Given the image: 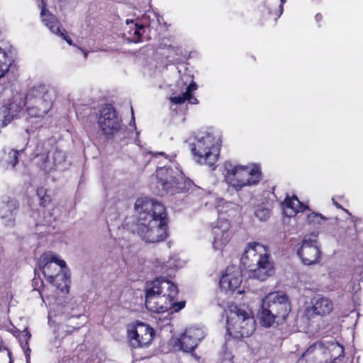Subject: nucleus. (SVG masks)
Masks as SVG:
<instances>
[{"label": "nucleus", "mask_w": 363, "mask_h": 363, "mask_svg": "<svg viewBox=\"0 0 363 363\" xmlns=\"http://www.w3.org/2000/svg\"><path fill=\"white\" fill-rule=\"evenodd\" d=\"M328 277V279H331V284L330 286H328V289L333 290L336 287V279H338L340 277V276L338 273L331 272H329Z\"/></svg>", "instance_id": "nucleus-31"}, {"label": "nucleus", "mask_w": 363, "mask_h": 363, "mask_svg": "<svg viewBox=\"0 0 363 363\" xmlns=\"http://www.w3.org/2000/svg\"><path fill=\"white\" fill-rule=\"evenodd\" d=\"M159 266H160L162 267V269L164 270L162 271V272H164V271H167L168 268H171L173 267H178L179 264H175V259L172 258L169 259L166 264L163 263L162 264H161V263L160 262Z\"/></svg>", "instance_id": "nucleus-32"}, {"label": "nucleus", "mask_w": 363, "mask_h": 363, "mask_svg": "<svg viewBox=\"0 0 363 363\" xmlns=\"http://www.w3.org/2000/svg\"><path fill=\"white\" fill-rule=\"evenodd\" d=\"M8 355H9V363H13V359L11 358V352H8Z\"/></svg>", "instance_id": "nucleus-43"}, {"label": "nucleus", "mask_w": 363, "mask_h": 363, "mask_svg": "<svg viewBox=\"0 0 363 363\" xmlns=\"http://www.w3.org/2000/svg\"><path fill=\"white\" fill-rule=\"evenodd\" d=\"M150 153L155 157H158L160 156H162L165 159L168 160L169 161H172L176 156V155H166L164 152H150Z\"/></svg>", "instance_id": "nucleus-34"}, {"label": "nucleus", "mask_w": 363, "mask_h": 363, "mask_svg": "<svg viewBox=\"0 0 363 363\" xmlns=\"http://www.w3.org/2000/svg\"><path fill=\"white\" fill-rule=\"evenodd\" d=\"M79 49L80 50H82V52H83L84 59H86L87 58V55H88V52H86V51H85V50H82V49H81L79 48Z\"/></svg>", "instance_id": "nucleus-42"}, {"label": "nucleus", "mask_w": 363, "mask_h": 363, "mask_svg": "<svg viewBox=\"0 0 363 363\" xmlns=\"http://www.w3.org/2000/svg\"><path fill=\"white\" fill-rule=\"evenodd\" d=\"M55 99V91L45 84L35 86L26 96L27 121L34 128L42 126L44 117L52 109Z\"/></svg>", "instance_id": "nucleus-3"}, {"label": "nucleus", "mask_w": 363, "mask_h": 363, "mask_svg": "<svg viewBox=\"0 0 363 363\" xmlns=\"http://www.w3.org/2000/svg\"><path fill=\"white\" fill-rule=\"evenodd\" d=\"M128 336L133 347H145L152 340L154 330L144 323L138 322L128 330Z\"/></svg>", "instance_id": "nucleus-15"}, {"label": "nucleus", "mask_w": 363, "mask_h": 363, "mask_svg": "<svg viewBox=\"0 0 363 363\" xmlns=\"http://www.w3.org/2000/svg\"><path fill=\"white\" fill-rule=\"evenodd\" d=\"M138 213L136 232L145 242L163 241L167 235V215L164 205L154 199L139 198L134 206Z\"/></svg>", "instance_id": "nucleus-1"}, {"label": "nucleus", "mask_w": 363, "mask_h": 363, "mask_svg": "<svg viewBox=\"0 0 363 363\" xmlns=\"http://www.w3.org/2000/svg\"><path fill=\"white\" fill-rule=\"evenodd\" d=\"M307 220L311 224H320L323 220H325L326 218L320 213H311L308 215Z\"/></svg>", "instance_id": "nucleus-29"}, {"label": "nucleus", "mask_w": 363, "mask_h": 363, "mask_svg": "<svg viewBox=\"0 0 363 363\" xmlns=\"http://www.w3.org/2000/svg\"><path fill=\"white\" fill-rule=\"evenodd\" d=\"M220 137L208 131H200L194 137L190 147L194 160L201 164L213 167L218 161Z\"/></svg>", "instance_id": "nucleus-8"}, {"label": "nucleus", "mask_w": 363, "mask_h": 363, "mask_svg": "<svg viewBox=\"0 0 363 363\" xmlns=\"http://www.w3.org/2000/svg\"><path fill=\"white\" fill-rule=\"evenodd\" d=\"M211 235L213 237V249L221 251L233 236L230 221L227 218L220 217L212 224Z\"/></svg>", "instance_id": "nucleus-13"}, {"label": "nucleus", "mask_w": 363, "mask_h": 363, "mask_svg": "<svg viewBox=\"0 0 363 363\" xmlns=\"http://www.w3.org/2000/svg\"><path fill=\"white\" fill-rule=\"evenodd\" d=\"M10 60L6 52L0 48V78L8 72L10 66Z\"/></svg>", "instance_id": "nucleus-27"}, {"label": "nucleus", "mask_w": 363, "mask_h": 363, "mask_svg": "<svg viewBox=\"0 0 363 363\" xmlns=\"http://www.w3.org/2000/svg\"><path fill=\"white\" fill-rule=\"evenodd\" d=\"M26 106V97L16 96L7 105L0 108V126L4 127L18 116Z\"/></svg>", "instance_id": "nucleus-17"}, {"label": "nucleus", "mask_w": 363, "mask_h": 363, "mask_svg": "<svg viewBox=\"0 0 363 363\" xmlns=\"http://www.w3.org/2000/svg\"><path fill=\"white\" fill-rule=\"evenodd\" d=\"M312 304L313 312L320 316L328 315L333 308L332 301L329 298L320 295L314 297Z\"/></svg>", "instance_id": "nucleus-21"}, {"label": "nucleus", "mask_w": 363, "mask_h": 363, "mask_svg": "<svg viewBox=\"0 0 363 363\" xmlns=\"http://www.w3.org/2000/svg\"><path fill=\"white\" fill-rule=\"evenodd\" d=\"M333 203L337 207V208H341L340 205H339L337 203H336L334 200V199H333Z\"/></svg>", "instance_id": "nucleus-44"}, {"label": "nucleus", "mask_w": 363, "mask_h": 363, "mask_svg": "<svg viewBox=\"0 0 363 363\" xmlns=\"http://www.w3.org/2000/svg\"><path fill=\"white\" fill-rule=\"evenodd\" d=\"M158 184L162 186L161 195L175 194L187 191L192 186L190 179L186 178L183 172L171 167H159L157 169Z\"/></svg>", "instance_id": "nucleus-11"}, {"label": "nucleus", "mask_w": 363, "mask_h": 363, "mask_svg": "<svg viewBox=\"0 0 363 363\" xmlns=\"http://www.w3.org/2000/svg\"><path fill=\"white\" fill-rule=\"evenodd\" d=\"M242 282L241 269L235 266H229L220 279V289L225 292H233Z\"/></svg>", "instance_id": "nucleus-19"}, {"label": "nucleus", "mask_w": 363, "mask_h": 363, "mask_svg": "<svg viewBox=\"0 0 363 363\" xmlns=\"http://www.w3.org/2000/svg\"><path fill=\"white\" fill-rule=\"evenodd\" d=\"M240 264L252 279L264 281L274 272L267 250L259 242H253L247 245Z\"/></svg>", "instance_id": "nucleus-4"}, {"label": "nucleus", "mask_w": 363, "mask_h": 363, "mask_svg": "<svg viewBox=\"0 0 363 363\" xmlns=\"http://www.w3.org/2000/svg\"><path fill=\"white\" fill-rule=\"evenodd\" d=\"M22 151V150L18 151L12 149L4 150V157L3 158V162L5 163L3 165L6 166V168H13L18 163V154Z\"/></svg>", "instance_id": "nucleus-25"}, {"label": "nucleus", "mask_w": 363, "mask_h": 363, "mask_svg": "<svg viewBox=\"0 0 363 363\" xmlns=\"http://www.w3.org/2000/svg\"><path fill=\"white\" fill-rule=\"evenodd\" d=\"M144 25L134 24V28L128 31L129 34L128 39L130 42L137 43L140 42V38L144 32Z\"/></svg>", "instance_id": "nucleus-26"}, {"label": "nucleus", "mask_w": 363, "mask_h": 363, "mask_svg": "<svg viewBox=\"0 0 363 363\" xmlns=\"http://www.w3.org/2000/svg\"><path fill=\"white\" fill-rule=\"evenodd\" d=\"M56 35L59 36V37H61L63 40H65L69 45H72L73 43H72V39L70 38V37H69L67 35V31L65 30V29H62L60 31V33H57Z\"/></svg>", "instance_id": "nucleus-35"}, {"label": "nucleus", "mask_w": 363, "mask_h": 363, "mask_svg": "<svg viewBox=\"0 0 363 363\" xmlns=\"http://www.w3.org/2000/svg\"><path fill=\"white\" fill-rule=\"evenodd\" d=\"M291 307L287 295L283 291H273L262 298L258 316L265 327L281 324L288 317Z\"/></svg>", "instance_id": "nucleus-6"}, {"label": "nucleus", "mask_w": 363, "mask_h": 363, "mask_svg": "<svg viewBox=\"0 0 363 363\" xmlns=\"http://www.w3.org/2000/svg\"><path fill=\"white\" fill-rule=\"evenodd\" d=\"M177 295L178 288L173 282L156 278L145 284V306L157 313L178 312L185 306V301H176Z\"/></svg>", "instance_id": "nucleus-2"}, {"label": "nucleus", "mask_w": 363, "mask_h": 363, "mask_svg": "<svg viewBox=\"0 0 363 363\" xmlns=\"http://www.w3.org/2000/svg\"><path fill=\"white\" fill-rule=\"evenodd\" d=\"M3 90H4V86L1 84H0V94L3 91Z\"/></svg>", "instance_id": "nucleus-46"}, {"label": "nucleus", "mask_w": 363, "mask_h": 363, "mask_svg": "<svg viewBox=\"0 0 363 363\" xmlns=\"http://www.w3.org/2000/svg\"><path fill=\"white\" fill-rule=\"evenodd\" d=\"M255 216L260 221L267 220L270 216V211L264 206H259L255 211Z\"/></svg>", "instance_id": "nucleus-28"}, {"label": "nucleus", "mask_w": 363, "mask_h": 363, "mask_svg": "<svg viewBox=\"0 0 363 363\" xmlns=\"http://www.w3.org/2000/svg\"><path fill=\"white\" fill-rule=\"evenodd\" d=\"M31 335L27 332L26 333V337H27V340L26 341V342L24 344H21V347L23 348V350H24V352H25V356H26V363H30V352H31V350L28 346V340L30 339Z\"/></svg>", "instance_id": "nucleus-30"}, {"label": "nucleus", "mask_w": 363, "mask_h": 363, "mask_svg": "<svg viewBox=\"0 0 363 363\" xmlns=\"http://www.w3.org/2000/svg\"><path fill=\"white\" fill-rule=\"evenodd\" d=\"M205 335V331L202 328H189L186 329L178 340L180 350L185 352L193 351Z\"/></svg>", "instance_id": "nucleus-18"}, {"label": "nucleus", "mask_w": 363, "mask_h": 363, "mask_svg": "<svg viewBox=\"0 0 363 363\" xmlns=\"http://www.w3.org/2000/svg\"><path fill=\"white\" fill-rule=\"evenodd\" d=\"M126 23H127V24H129V23H130V21H129L128 20H127V21H126ZM130 23H133V20H131V21H130Z\"/></svg>", "instance_id": "nucleus-48"}, {"label": "nucleus", "mask_w": 363, "mask_h": 363, "mask_svg": "<svg viewBox=\"0 0 363 363\" xmlns=\"http://www.w3.org/2000/svg\"><path fill=\"white\" fill-rule=\"evenodd\" d=\"M186 101H189V102L192 104H196L198 103V100L193 97L191 95V99H187Z\"/></svg>", "instance_id": "nucleus-40"}, {"label": "nucleus", "mask_w": 363, "mask_h": 363, "mask_svg": "<svg viewBox=\"0 0 363 363\" xmlns=\"http://www.w3.org/2000/svg\"><path fill=\"white\" fill-rule=\"evenodd\" d=\"M39 200H40V206H46V205L50 202L51 199H50V196L45 195V196L40 198Z\"/></svg>", "instance_id": "nucleus-37"}, {"label": "nucleus", "mask_w": 363, "mask_h": 363, "mask_svg": "<svg viewBox=\"0 0 363 363\" xmlns=\"http://www.w3.org/2000/svg\"><path fill=\"white\" fill-rule=\"evenodd\" d=\"M39 294H40V295L42 296L43 301V302H45V298H44V297H43V294L41 292H40V291H39Z\"/></svg>", "instance_id": "nucleus-47"}, {"label": "nucleus", "mask_w": 363, "mask_h": 363, "mask_svg": "<svg viewBox=\"0 0 363 363\" xmlns=\"http://www.w3.org/2000/svg\"><path fill=\"white\" fill-rule=\"evenodd\" d=\"M152 16H153V18L152 19V21L155 20V18L157 20V14L155 12L148 10L143 16V21L144 23H146L147 20H150Z\"/></svg>", "instance_id": "nucleus-36"}, {"label": "nucleus", "mask_w": 363, "mask_h": 363, "mask_svg": "<svg viewBox=\"0 0 363 363\" xmlns=\"http://www.w3.org/2000/svg\"><path fill=\"white\" fill-rule=\"evenodd\" d=\"M36 194L39 199L47 195L46 190L43 187L38 188Z\"/></svg>", "instance_id": "nucleus-38"}, {"label": "nucleus", "mask_w": 363, "mask_h": 363, "mask_svg": "<svg viewBox=\"0 0 363 363\" xmlns=\"http://www.w3.org/2000/svg\"><path fill=\"white\" fill-rule=\"evenodd\" d=\"M224 182L237 192L245 187L257 185L262 179L260 167L257 164L242 165L225 161L222 166Z\"/></svg>", "instance_id": "nucleus-5"}, {"label": "nucleus", "mask_w": 363, "mask_h": 363, "mask_svg": "<svg viewBox=\"0 0 363 363\" xmlns=\"http://www.w3.org/2000/svg\"><path fill=\"white\" fill-rule=\"evenodd\" d=\"M305 206L299 201L296 196L286 198L283 202L284 213L286 216L292 217L298 212L303 211Z\"/></svg>", "instance_id": "nucleus-23"}, {"label": "nucleus", "mask_w": 363, "mask_h": 363, "mask_svg": "<svg viewBox=\"0 0 363 363\" xmlns=\"http://www.w3.org/2000/svg\"><path fill=\"white\" fill-rule=\"evenodd\" d=\"M335 349L343 352L342 347L335 342H327L325 345L323 342H316L306 350L297 363H319L323 360V357H326Z\"/></svg>", "instance_id": "nucleus-12"}, {"label": "nucleus", "mask_w": 363, "mask_h": 363, "mask_svg": "<svg viewBox=\"0 0 363 363\" xmlns=\"http://www.w3.org/2000/svg\"><path fill=\"white\" fill-rule=\"evenodd\" d=\"M280 1H281V4L279 6V16L283 12V4L286 2V0H280Z\"/></svg>", "instance_id": "nucleus-41"}, {"label": "nucleus", "mask_w": 363, "mask_h": 363, "mask_svg": "<svg viewBox=\"0 0 363 363\" xmlns=\"http://www.w3.org/2000/svg\"><path fill=\"white\" fill-rule=\"evenodd\" d=\"M35 163L45 173L56 170L65 162L66 154L50 140L38 143L33 151Z\"/></svg>", "instance_id": "nucleus-10"}, {"label": "nucleus", "mask_w": 363, "mask_h": 363, "mask_svg": "<svg viewBox=\"0 0 363 363\" xmlns=\"http://www.w3.org/2000/svg\"><path fill=\"white\" fill-rule=\"evenodd\" d=\"M197 85L194 82H191L189 85L186 87L185 91L179 96H172L169 100L172 104H182L184 103L187 99H191V92L196 90Z\"/></svg>", "instance_id": "nucleus-24"}, {"label": "nucleus", "mask_w": 363, "mask_h": 363, "mask_svg": "<svg viewBox=\"0 0 363 363\" xmlns=\"http://www.w3.org/2000/svg\"><path fill=\"white\" fill-rule=\"evenodd\" d=\"M225 204L226 207H229V206H232V203L230 202H225Z\"/></svg>", "instance_id": "nucleus-45"}, {"label": "nucleus", "mask_w": 363, "mask_h": 363, "mask_svg": "<svg viewBox=\"0 0 363 363\" xmlns=\"http://www.w3.org/2000/svg\"><path fill=\"white\" fill-rule=\"evenodd\" d=\"M39 268L45 278L62 294L69 292V279L66 262L52 252L43 253L38 261Z\"/></svg>", "instance_id": "nucleus-7"}, {"label": "nucleus", "mask_w": 363, "mask_h": 363, "mask_svg": "<svg viewBox=\"0 0 363 363\" xmlns=\"http://www.w3.org/2000/svg\"><path fill=\"white\" fill-rule=\"evenodd\" d=\"M17 208V203L14 200H10L6 203H4L0 208V216L4 224L9 227L15 225L14 214Z\"/></svg>", "instance_id": "nucleus-22"}, {"label": "nucleus", "mask_w": 363, "mask_h": 363, "mask_svg": "<svg viewBox=\"0 0 363 363\" xmlns=\"http://www.w3.org/2000/svg\"><path fill=\"white\" fill-rule=\"evenodd\" d=\"M227 333L234 338L250 336L255 330V320L247 309L231 304L226 311Z\"/></svg>", "instance_id": "nucleus-9"}, {"label": "nucleus", "mask_w": 363, "mask_h": 363, "mask_svg": "<svg viewBox=\"0 0 363 363\" xmlns=\"http://www.w3.org/2000/svg\"><path fill=\"white\" fill-rule=\"evenodd\" d=\"M55 220V217L52 216V213L50 211L44 213V221L43 225H50L52 222Z\"/></svg>", "instance_id": "nucleus-33"}, {"label": "nucleus", "mask_w": 363, "mask_h": 363, "mask_svg": "<svg viewBox=\"0 0 363 363\" xmlns=\"http://www.w3.org/2000/svg\"><path fill=\"white\" fill-rule=\"evenodd\" d=\"M320 249L317 235L311 234L303 238L297 255L305 265H311L318 262L320 256Z\"/></svg>", "instance_id": "nucleus-14"}, {"label": "nucleus", "mask_w": 363, "mask_h": 363, "mask_svg": "<svg viewBox=\"0 0 363 363\" xmlns=\"http://www.w3.org/2000/svg\"><path fill=\"white\" fill-rule=\"evenodd\" d=\"M322 19H323V16H322V14H320V13H317V14L315 15V21H316V22H318H318L321 21H322Z\"/></svg>", "instance_id": "nucleus-39"}, {"label": "nucleus", "mask_w": 363, "mask_h": 363, "mask_svg": "<svg viewBox=\"0 0 363 363\" xmlns=\"http://www.w3.org/2000/svg\"><path fill=\"white\" fill-rule=\"evenodd\" d=\"M98 123L102 133L107 135H113L121 128V119L116 110L110 105H107L101 109Z\"/></svg>", "instance_id": "nucleus-16"}, {"label": "nucleus", "mask_w": 363, "mask_h": 363, "mask_svg": "<svg viewBox=\"0 0 363 363\" xmlns=\"http://www.w3.org/2000/svg\"><path fill=\"white\" fill-rule=\"evenodd\" d=\"M36 3L38 8L40 9V16L43 25L47 27L52 33L55 35L60 33L61 30L60 22L54 14L46 9V1L45 0H37Z\"/></svg>", "instance_id": "nucleus-20"}]
</instances>
